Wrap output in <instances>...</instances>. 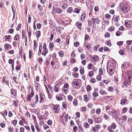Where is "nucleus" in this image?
Segmentation results:
<instances>
[{
    "mask_svg": "<svg viewBox=\"0 0 132 132\" xmlns=\"http://www.w3.org/2000/svg\"><path fill=\"white\" fill-rule=\"evenodd\" d=\"M120 8L122 11L125 13L128 12L130 9V6L127 4H125L123 3L121 5Z\"/></svg>",
    "mask_w": 132,
    "mask_h": 132,
    "instance_id": "1",
    "label": "nucleus"
},
{
    "mask_svg": "<svg viewBox=\"0 0 132 132\" xmlns=\"http://www.w3.org/2000/svg\"><path fill=\"white\" fill-rule=\"evenodd\" d=\"M81 80L79 79H76L72 83V85L73 87L76 88H78L79 87V84L81 83Z\"/></svg>",
    "mask_w": 132,
    "mask_h": 132,
    "instance_id": "2",
    "label": "nucleus"
},
{
    "mask_svg": "<svg viewBox=\"0 0 132 132\" xmlns=\"http://www.w3.org/2000/svg\"><path fill=\"white\" fill-rule=\"evenodd\" d=\"M53 108L55 113H58L59 111V104L53 105Z\"/></svg>",
    "mask_w": 132,
    "mask_h": 132,
    "instance_id": "3",
    "label": "nucleus"
},
{
    "mask_svg": "<svg viewBox=\"0 0 132 132\" xmlns=\"http://www.w3.org/2000/svg\"><path fill=\"white\" fill-rule=\"evenodd\" d=\"M34 93L33 90V89L31 88V92L30 93V94H28L27 96V100L29 101L31 100V98L34 95Z\"/></svg>",
    "mask_w": 132,
    "mask_h": 132,
    "instance_id": "4",
    "label": "nucleus"
},
{
    "mask_svg": "<svg viewBox=\"0 0 132 132\" xmlns=\"http://www.w3.org/2000/svg\"><path fill=\"white\" fill-rule=\"evenodd\" d=\"M40 96V102L43 103L46 101V97L44 94L43 93H40L39 94Z\"/></svg>",
    "mask_w": 132,
    "mask_h": 132,
    "instance_id": "5",
    "label": "nucleus"
},
{
    "mask_svg": "<svg viewBox=\"0 0 132 132\" xmlns=\"http://www.w3.org/2000/svg\"><path fill=\"white\" fill-rule=\"evenodd\" d=\"M51 64L53 68H57L59 66V64L58 62H55L52 60L51 61Z\"/></svg>",
    "mask_w": 132,
    "mask_h": 132,
    "instance_id": "6",
    "label": "nucleus"
},
{
    "mask_svg": "<svg viewBox=\"0 0 132 132\" xmlns=\"http://www.w3.org/2000/svg\"><path fill=\"white\" fill-rule=\"evenodd\" d=\"M126 26L129 28L132 27V21L127 20L125 22Z\"/></svg>",
    "mask_w": 132,
    "mask_h": 132,
    "instance_id": "7",
    "label": "nucleus"
},
{
    "mask_svg": "<svg viewBox=\"0 0 132 132\" xmlns=\"http://www.w3.org/2000/svg\"><path fill=\"white\" fill-rule=\"evenodd\" d=\"M119 16H117L113 17V20H114V23L116 26H119V25L118 23V21L119 20Z\"/></svg>",
    "mask_w": 132,
    "mask_h": 132,
    "instance_id": "8",
    "label": "nucleus"
},
{
    "mask_svg": "<svg viewBox=\"0 0 132 132\" xmlns=\"http://www.w3.org/2000/svg\"><path fill=\"white\" fill-rule=\"evenodd\" d=\"M127 99L125 97H122V99L121 100L120 104L121 105H125L127 102Z\"/></svg>",
    "mask_w": 132,
    "mask_h": 132,
    "instance_id": "9",
    "label": "nucleus"
},
{
    "mask_svg": "<svg viewBox=\"0 0 132 132\" xmlns=\"http://www.w3.org/2000/svg\"><path fill=\"white\" fill-rule=\"evenodd\" d=\"M11 93L13 96H16V90L12 88L11 90Z\"/></svg>",
    "mask_w": 132,
    "mask_h": 132,
    "instance_id": "10",
    "label": "nucleus"
},
{
    "mask_svg": "<svg viewBox=\"0 0 132 132\" xmlns=\"http://www.w3.org/2000/svg\"><path fill=\"white\" fill-rule=\"evenodd\" d=\"M4 48L6 50H8L9 48H11L12 47L11 46L8 44H6L4 45Z\"/></svg>",
    "mask_w": 132,
    "mask_h": 132,
    "instance_id": "11",
    "label": "nucleus"
},
{
    "mask_svg": "<svg viewBox=\"0 0 132 132\" xmlns=\"http://www.w3.org/2000/svg\"><path fill=\"white\" fill-rule=\"evenodd\" d=\"M94 121L95 123H98L101 122V119L100 118H95Z\"/></svg>",
    "mask_w": 132,
    "mask_h": 132,
    "instance_id": "12",
    "label": "nucleus"
},
{
    "mask_svg": "<svg viewBox=\"0 0 132 132\" xmlns=\"http://www.w3.org/2000/svg\"><path fill=\"white\" fill-rule=\"evenodd\" d=\"M80 12V10L78 8H76L73 11V13H75L78 14Z\"/></svg>",
    "mask_w": 132,
    "mask_h": 132,
    "instance_id": "13",
    "label": "nucleus"
},
{
    "mask_svg": "<svg viewBox=\"0 0 132 132\" xmlns=\"http://www.w3.org/2000/svg\"><path fill=\"white\" fill-rule=\"evenodd\" d=\"M86 16V14L85 13H84L82 14L81 16L80 20L81 21H83L84 20Z\"/></svg>",
    "mask_w": 132,
    "mask_h": 132,
    "instance_id": "14",
    "label": "nucleus"
},
{
    "mask_svg": "<svg viewBox=\"0 0 132 132\" xmlns=\"http://www.w3.org/2000/svg\"><path fill=\"white\" fill-rule=\"evenodd\" d=\"M84 45L86 46V48L88 49L90 48V43H88L87 42H85L84 43Z\"/></svg>",
    "mask_w": 132,
    "mask_h": 132,
    "instance_id": "15",
    "label": "nucleus"
},
{
    "mask_svg": "<svg viewBox=\"0 0 132 132\" xmlns=\"http://www.w3.org/2000/svg\"><path fill=\"white\" fill-rule=\"evenodd\" d=\"M48 52V50H44L43 51L42 53V54L44 56H46V54Z\"/></svg>",
    "mask_w": 132,
    "mask_h": 132,
    "instance_id": "16",
    "label": "nucleus"
},
{
    "mask_svg": "<svg viewBox=\"0 0 132 132\" xmlns=\"http://www.w3.org/2000/svg\"><path fill=\"white\" fill-rule=\"evenodd\" d=\"M107 70L108 73L110 75V73H111L113 71L112 68L111 67H109L108 68L107 67Z\"/></svg>",
    "mask_w": 132,
    "mask_h": 132,
    "instance_id": "17",
    "label": "nucleus"
},
{
    "mask_svg": "<svg viewBox=\"0 0 132 132\" xmlns=\"http://www.w3.org/2000/svg\"><path fill=\"white\" fill-rule=\"evenodd\" d=\"M49 48L50 49L51 51H53V49L52 48L54 47V44L53 43L51 42L49 44Z\"/></svg>",
    "mask_w": 132,
    "mask_h": 132,
    "instance_id": "18",
    "label": "nucleus"
},
{
    "mask_svg": "<svg viewBox=\"0 0 132 132\" xmlns=\"http://www.w3.org/2000/svg\"><path fill=\"white\" fill-rule=\"evenodd\" d=\"M60 21H61L62 23H64V24L68 25L70 23V21L68 20H65L64 21L61 20H60Z\"/></svg>",
    "mask_w": 132,
    "mask_h": 132,
    "instance_id": "19",
    "label": "nucleus"
},
{
    "mask_svg": "<svg viewBox=\"0 0 132 132\" xmlns=\"http://www.w3.org/2000/svg\"><path fill=\"white\" fill-rule=\"evenodd\" d=\"M62 10L60 8H58L56 10V13L57 14H59L62 13Z\"/></svg>",
    "mask_w": 132,
    "mask_h": 132,
    "instance_id": "20",
    "label": "nucleus"
},
{
    "mask_svg": "<svg viewBox=\"0 0 132 132\" xmlns=\"http://www.w3.org/2000/svg\"><path fill=\"white\" fill-rule=\"evenodd\" d=\"M119 114V113L117 111L115 110L113 112L112 114V115H113L114 117L118 116Z\"/></svg>",
    "mask_w": 132,
    "mask_h": 132,
    "instance_id": "21",
    "label": "nucleus"
},
{
    "mask_svg": "<svg viewBox=\"0 0 132 132\" xmlns=\"http://www.w3.org/2000/svg\"><path fill=\"white\" fill-rule=\"evenodd\" d=\"M92 59L94 60L95 62H97L98 60L99 57L98 56L96 55L93 57Z\"/></svg>",
    "mask_w": 132,
    "mask_h": 132,
    "instance_id": "22",
    "label": "nucleus"
},
{
    "mask_svg": "<svg viewBox=\"0 0 132 132\" xmlns=\"http://www.w3.org/2000/svg\"><path fill=\"white\" fill-rule=\"evenodd\" d=\"M0 114L2 115L5 118V117L4 116V115L6 116L7 114V112L6 110H5L4 111V112H1L0 113Z\"/></svg>",
    "mask_w": 132,
    "mask_h": 132,
    "instance_id": "23",
    "label": "nucleus"
},
{
    "mask_svg": "<svg viewBox=\"0 0 132 132\" xmlns=\"http://www.w3.org/2000/svg\"><path fill=\"white\" fill-rule=\"evenodd\" d=\"M73 11V9L72 7L68 8L67 10V12L69 13H71Z\"/></svg>",
    "mask_w": 132,
    "mask_h": 132,
    "instance_id": "24",
    "label": "nucleus"
},
{
    "mask_svg": "<svg viewBox=\"0 0 132 132\" xmlns=\"http://www.w3.org/2000/svg\"><path fill=\"white\" fill-rule=\"evenodd\" d=\"M28 35L30 38L31 36V28H29V29H28Z\"/></svg>",
    "mask_w": 132,
    "mask_h": 132,
    "instance_id": "25",
    "label": "nucleus"
},
{
    "mask_svg": "<svg viewBox=\"0 0 132 132\" xmlns=\"http://www.w3.org/2000/svg\"><path fill=\"white\" fill-rule=\"evenodd\" d=\"M73 77L76 78H77L79 76V74L76 72H73L72 73Z\"/></svg>",
    "mask_w": 132,
    "mask_h": 132,
    "instance_id": "26",
    "label": "nucleus"
},
{
    "mask_svg": "<svg viewBox=\"0 0 132 132\" xmlns=\"http://www.w3.org/2000/svg\"><path fill=\"white\" fill-rule=\"evenodd\" d=\"M105 43L108 46H111L112 44L111 43V42L110 40H107L105 42Z\"/></svg>",
    "mask_w": 132,
    "mask_h": 132,
    "instance_id": "27",
    "label": "nucleus"
},
{
    "mask_svg": "<svg viewBox=\"0 0 132 132\" xmlns=\"http://www.w3.org/2000/svg\"><path fill=\"white\" fill-rule=\"evenodd\" d=\"M94 73L93 71H90L88 73V75L90 77L92 78V76H93L94 75Z\"/></svg>",
    "mask_w": 132,
    "mask_h": 132,
    "instance_id": "28",
    "label": "nucleus"
},
{
    "mask_svg": "<svg viewBox=\"0 0 132 132\" xmlns=\"http://www.w3.org/2000/svg\"><path fill=\"white\" fill-rule=\"evenodd\" d=\"M96 19L94 18H93L91 19V21L94 26H95L96 25Z\"/></svg>",
    "mask_w": 132,
    "mask_h": 132,
    "instance_id": "29",
    "label": "nucleus"
},
{
    "mask_svg": "<svg viewBox=\"0 0 132 132\" xmlns=\"http://www.w3.org/2000/svg\"><path fill=\"white\" fill-rule=\"evenodd\" d=\"M73 105L75 106H76L78 104L77 100L76 99H74L73 102Z\"/></svg>",
    "mask_w": 132,
    "mask_h": 132,
    "instance_id": "30",
    "label": "nucleus"
},
{
    "mask_svg": "<svg viewBox=\"0 0 132 132\" xmlns=\"http://www.w3.org/2000/svg\"><path fill=\"white\" fill-rule=\"evenodd\" d=\"M100 93L102 95H105L107 94L106 92L104 91L102 89H101L100 91Z\"/></svg>",
    "mask_w": 132,
    "mask_h": 132,
    "instance_id": "31",
    "label": "nucleus"
},
{
    "mask_svg": "<svg viewBox=\"0 0 132 132\" xmlns=\"http://www.w3.org/2000/svg\"><path fill=\"white\" fill-rule=\"evenodd\" d=\"M111 127L113 129H115L116 127V125L115 123H113L112 124Z\"/></svg>",
    "mask_w": 132,
    "mask_h": 132,
    "instance_id": "32",
    "label": "nucleus"
},
{
    "mask_svg": "<svg viewBox=\"0 0 132 132\" xmlns=\"http://www.w3.org/2000/svg\"><path fill=\"white\" fill-rule=\"evenodd\" d=\"M58 54L61 57H63V56L64 53L62 51H59L58 52Z\"/></svg>",
    "mask_w": 132,
    "mask_h": 132,
    "instance_id": "33",
    "label": "nucleus"
},
{
    "mask_svg": "<svg viewBox=\"0 0 132 132\" xmlns=\"http://www.w3.org/2000/svg\"><path fill=\"white\" fill-rule=\"evenodd\" d=\"M87 91L89 92L91 90L92 87L90 85H88L87 86Z\"/></svg>",
    "mask_w": 132,
    "mask_h": 132,
    "instance_id": "34",
    "label": "nucleus"
},
{
    "mask_svg": "<svg viewBox=\"0 0 132 132\" xmlns=\"http://www.w3.org/2000/svg\"><path fill=\"white\" fill-rule=\"evenodd\" d=\"M115 28L113 26H111L108 29V30L110 31H114Z\"/></svg>",
    "mask_w": 132,
    "mask_h": 132,
    "instance_id": "35",
    "label": "nucleus"
},
{
    "mask_svg": "<svg viewBox=\"0 0 132 132\" xmlns=\"http://www.w3.org/2000/svg\"><path fill=\"white\" fill-rule=\"evenodd\" d=\"M39 60V64H41L43 61V59H42V58L40 57L38 58Z\"/></svg>",
    "mask_w": 132,
    "mask_h": 132,
    "instance_id": "36",
    "label": "nucleus"
},
{
    "mask_svg": "<svg viewBox=\"0 0 132 132\" xmlns=\"http://www.w3.org/2000/svg\"><path fill=\"white\" fill-rule=\"evenodd\" d=\"M79 43L78 42H76L74 43V45L75 47H77L79 46Z\"/></svg>",
    "mask_w": 132,
    "mask_h": 132,
    "instance_id": "37",
    "label": "nucleus"
},
{
    "mask_svg": "<svg viewBox=\"0 0 132 132\" xmlns=\"http://www.w3.org/2000/svg\"><path fill=\"white\" fill-rule=\"evenodd\" d=\"M56 98L58 101H60L62 100V97H60L59 96L57 95L56 96Z\"/></svg>",
    "mask_w": 132,
    "mask_h": 132,
    "instance_id": "38",
    "label": "nucleus"
},
{
    "mask_svg": "<svg viewBox=\"0 0 132 132\" xmlns=\"http://www.w3.org/2000/svg\"><path fill=\"white\" fill-rule=\"evenodd\" d=\"M84 126L86 128H88L89 127V125L87 123H85L84 124Z\"/></svg>",
    "mask_w": 132,
    "mask_h": 132,
    "instance_id": "39",
    "label": "nucleus"
},
{
    "mask_svg": "<svg viewBox=\"0 0 132 132\" xmlns=\"http://www.w3.org/2000/svg\"><path fill=\"white\" fill-rule=\"evenodd\" d=\"M110 36V34L109 32H106L105 33L104 37L105 38H108Z\"/></svg>",
    "mask_w": 132,
    "mask_h": 132,
    "instance_id": "40",
    "label": "nucleus"
},
{
    "mask_svg": "<svg viewBox=\"0 0 132 132\" xmlns=\"http://www.w3.org/2000/svg\"><path fill=\"white\" fill-rule=\"evenodd\" d=\"M19 38V35L18 34H16L14 38V40H17Z\"/></svg>",
    "mask_w": 132,
    "mask_h": 132,
    "instance_id": "41",
    "label": "nucleus"
},
{
    "mask_svg": "<svg viewBox=\"0 0 132 132\" xmlns=\"http://www.w3.org/2000/svg\"><path fill=\"white\" fill-rule=\"evenodd\" d=\"M99 73L100 75H103V70L102 68H100L99 70Z\"/></svg>",
    "mask_w": 132,
    "mask_h": 132,
    "instance_id": "42",
    "label": "nucleus"
},
{
    "mask_svg": "<svg viewBox=\"0 0 132 132\" xmlns=\"http://www.w3.org/2000/svg\"><path fill=\"white\" fill-rule=\"evenodd\" d=\"M37 38H39L40 37L41 35L40 31H37Z\"/></svg>",
    "mask_w": 132,
    "mask_h": 132,
    "instance_id": "43",
    "label": "nucleus"
},
{
    "mask_svg": "<svg viewBox=\"0 0 132 132\" xmlns=\"http://www.w3.org/2000/svg\"><path fill=\"white\" fill-rule=\"evenodd\" d=\"M84 101L87 102L88 101V99L87 97V96L86 95H84Z\"/></svg>",
    "mask_w": 132,
    "mask_h": 132,
    "instance_id": "44",
    "label": "nucleus"
},
{
    "mask_svg": "<svg viewBox=\"0 0 132 132\" xmlns=\"http://www.w3.org/2000/svg\"><path fill=\"white\" fill-rule=\"evenodd\" d=\"M68 114H65L64 116V121H65L66 122L68 121Z\"/></svg>",
    "mask_w": 132,
    "mask_h": 132,
    "instance_id": "45",
    "label": "nucleus"
},
{
    "mask_svg": "<svg viewBox=\"0 0 132 132\" xmlns=\"http://www.w3.org/2000/svg\"><path fill=\"white\" fill-rule=\"evenodd\" d=\"M21 26V23L19 24L16 28V30L17 31H19L20 28Z\"/></svg>",
    "mask_w": 132,
    "mask_h": 132,
    "instance_id": "46",
    "label": "nucleus"
},
{
    "mask_svg": "<svg viewBox=\"0 0 132 132\" xmlns=\"http://www.w3.org/2000/svg\"><path fill=\"white\" fill-rule=\"evenodd\" d=\"M93 95L94 97H96L98 96V94L96 92H94L93 94Z\"/></svg>",
    "mask_w": 132,
    "mask_h": 132,
    "instance_id": "47",
    "label": "nucleus"
},
{
    "mask_svg": "<svg viewBox=\"0 0 132 132\" xmlns=\"http://www.w3.org/2000/svg\"><path fill=\"white\" fill-rule=\"evenodd\" d=\"M39 85V84L37 82L35 83V86L36 89H38L39 88V87L38 86Z\"/></svg>",
    "mask_w": 132,
    "mask_h": 132,
    "instance_id": "48",
    "label": "nucleus"
},
{
    "mask_svg": "<svg viewBox=\"0 0 132 132\" xmlns=\"http://www.w3.org/2000/svg\"><path fill=\"white\" fill-rule=\"evenodd\" d=\"M127 44L128 45H130L132 43V40H128L126 41Z\"/></svg>",
    "mask_w": 132,
    "mask_h": 132,
    "instance_id": "49",
    "label": "nucleus"
},
{
    "mask_svg": "<svg viewBox=\"0 0 132 132\" xmlns=\"http://www.w3.org/2000/svg\"><path fill=\"white\" fill-rule=\"evenodd\" d=\"M36 101L35 102V103H37L38 102V96L37 95H36L35 96Z\"/></svg>",
    "mask_w": 132,
    "mask_h": 132,
    "instance_id": "50",
    "label": "nucleus"
},
{
    "mask_svg": "<svg viewBox=\"0 0 132 132\" xmlns=\"http://www.w3.org/2000/svg\"><path fill=\"white\" fill-rule=\"evenodd\" d=\"M83 51V49L81 47H79L78 48V52H79L80 53H82V52Z\"/></svg>",
    "mask_w": 132,
    "mask_h": 132,
    "instance_id": "51",
    "label": "nucleus"
},
{
    "mask_svg": "<svg viewBox=\"0 0 132 132\" xmlns=\"http://www.w3.org/2000/svg\"><path fill=\"white\" fill-rule=\"evenodd\" d=\"M119 54L121 55H122L125 54V52L122 50H121L119 51Z\"/></svg>",
    "mask_w": 132,
    "mask_h": 132,
    "instance_id": "52",
    "label": "nucleus"
},
{
    "mask_svg": "<svg viewBox=\"0 0 132 132\" xmlns=\"http://www.w3.org/2000/svg\"><path fill=\"white\" fill-rule=\"evenodd\" d=\"M72 97L71 95H69L68 96V98L70 101H71L72 100Z\"/></svg>",
    "mask_w": 132,
    "mask_h": 132,
    "instance_id": "53",
    "label": "nucleus"
},
{
    "mask_svg": "<svg viewBox=\"0 0 132 132\" xmlns=\"http://www.w3.org/2000/svg\"><path fill=\"white\" fill-rule=\"evenodd\" d=\"M114 88H113L112 86L109 87L108 88V90L109 91H113V90Z\"/></svg>",
    "mask_w": 132,
    "mask_h": 132,
    "instance_id": "54",
    "label": "nucleus"
},
{
    "mask_svg": "<svg viewBox=\"0 0 132 132\" xmlns=\"http://www.w3.org/2000/svg\"><path fill=\"white\" fill-rule=\"evenodd\" d=\"M83 129L82 127V126H79V132H83Z\"/></svg>",
    "mask_w": 132,
    "mask_h": 132,
    "instance_id": "55",
    "label": "nucleus"
},
{
    "mask_svg": "<svg viewBox=\"0 0 132 132\" xmlns=\"http://www.w3.org/2000/svg\"><path fill=\"white\" fill-rule=\"evenodd\" d=\"M9 32L11 34H13L14 32V29L12 28H10L9 30Z\"/></svg>",
    "mask_w": 132,
    "mask_h": 132,
    "instance_id": "56",
    "label": "nucleus"
},
{
    "mask_svg": "<svg viewBox=\"0 0 132 132\" xmlns=\"http://www.w3.org/2000/svg\"><path fill=\"white\" fill-rule=\"evenodd\" d=\"M99 47V46L98 45L95 46L94 48V50L95 51H96L97 50L98 48Z\"/></svg>",
    "mask_w": 132,
    "mask_h": 132,
    "instance_id": "57",
    "label": "nucleus"
},
{
    "mask_svg": "<svg viewBox=\"0 0 132 132\" xmlns=\"http://www.w3.org/2000/svg\"><path fill=\"white\" fill-rule=\"evenodd\" d=\"M93 65L91 63H89L88 64L87 68H88L89 69H91L92 68V66Z\"/></svg>",
    "mask_w": 132,
    "mask_h": 132,
    "instance_id": "58",
    "label": "nucleus"
},
{
    "mask_svg": "<svg viewBox=\"0 0 132 132\" xmlns=\"http://www.w3.org/2000/svg\"><path fill=\"white\" fill-rule=\"evenodd\" d=\"M123 44V42L122 41H120L118 42L117 43V44L119 46H121Z\"/></svg>",
    "mask_w": 132,
    "mask_h": 132,
    "instance_id": "59",
    "label": "nucleus"
},
{
    "mask_svg": "<svg viewBox=\"0 0 132 132\" xmlns=\"http://www.w3.org/2000/svg\"><path fill=\"white\" fill-rule=\"evenodd\" d=\"M42 25L40 23H38L37 24V28L38 29H40L42 26Z\"/></svg>",
    "mask_w": 132,
    "mask_h": 132,
    "instance_id": "60",
    "label": "nucleus"
},
{
    "mask_svg": "<svg viewBox=\"0 0 132 132\" xmlns=\"http://www.w3.org/2000/svg\"><path fill=\"white\" fill-rule=\"evenodd\" d=\"M17 101L14 100L13 102V105L16 107H17L18 106V104Z\"/></svg>",
    "mask_w": 132,
    "mask_h": 132,
    "instance_id": "61",
    "label": "nucleus"
},
{
    "mask_svg": "<svg viewBox=\"0 0 132 132\" xmlns=\"http://www.w3.org/2000/svg\"><path fill=\"white\" fill-rule=\"evenodd\" d=\"M62 105L63 108L64 109H66V103L65 102H63L62 103Z\"/></svg>",
    "mask_w": 132,
    "mask_h": 132,
    "instance_id": "62",
    "label": "nucleus"
},
{
    "mask_svg": "<svg viewBox=\"0 0 132 132\" xmlns=\"http://www.w3.org/2000/svg\"><path fill=\"white\" fill-rule=\"evenodd\" d=\"M55 42H56L60 44L61 43V40L60 38H58L55 40Z\"/></svg>",
    "mask_w": 132,
    "mask_h": 132,
    "instance_id": "63",
    "label": "nucleus"
},
{
    "mask_svg": "<svg viewBox=\"0 0 132 132\" xmlns=\"http://www.w3.org/2000/svg\"><path fill=\"white\" fill-rule=\"evenodd\" d=\"M70 61L71 63H74L75 62V60L74 58H72L70 59Z\"/></svg>",
    "mask_w": 132,
    "mask_h": 132,
    "instance_id": "64",
    "label": "nucleus"
}]
</instances>
